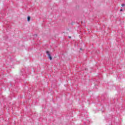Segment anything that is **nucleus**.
<instances>
[{"instance_id": "obj_1", "label": "nucleus", "mask_w": 125, "mask_h": 125, "mask_svg": "<svg viewBox=\"0 0 125 125\" xmlns=\"http://www.w3.org/2000/svg\"><path fill=\"white\" fill-rule=\"evenodd\" d=\"M46 53L47 56H48L49 59H50V60H52V57H51V55H50V53L49 52V51H46Z\"/></svg>"}, {"instance_id": "obj_2", "label": "nucleus", "mask_w": 125, "mask_h": 125, "mask_svg": "<svg viewBox=\"0 0 125 125\" xmlns=\"http://www.w3.org/2000/svg\"><path fill=\"white\" fill-rule=\"evenodd\" d=\"M30 16H28L27 17V21H28V22H29V21H30Z\"/></svg>"}, {"instance_id": "obj_3", "label": "nucleus", "mask_w": 125, "mask_h": 125, "mask_svg": "<svg viewBox=\"0 0 125 125\" xmlns=\"http://www.w3.org/2000/svg\"><path fill=\"white\" fill-rule=\"evenodd\" d=\"M122 6L123 7H125V3L122 4Z\"/></svg>"}, {"instance_id": "obj_4", "label": "nucleus", "mask_w": 125, "mask_h": 125, "mask_svg": "<svg viewBox=\"0 0 125 125\" xmlns=\"http://www.w3.org/2000/svg\"><path fill=\"white\" fill-rule=\"evenodd\" d=\"M120 11H123V9H121Z\"/></svg>"}, {"instance_id": "obj_5", "label": "nucleus", "mask_w": 125, "mask_h": 125, "mask_svg": "<svg viewBox=\"0 0 125 125\" xmlns=\"http://www.w3.org/2000/svg\"><path fill=\"white\" fill-rule=\"evenodd\" d=\"M80 50H82V48H80Z\"/></svg>"}, {"instance_id": "obj_6", "label": "nucleus", "mask_w": 125, "mask_h": 125, "mask_svg": "<svg viewBox=\"0 0 125 125\" xmlns=\"http://www.w3.org/2000/svg\"><path fill=\"white\" fill-rule=\"evenodd\" d=\"M68 38H69L70 39L71 37H69Z\"/></svg>"}]
</instances>
